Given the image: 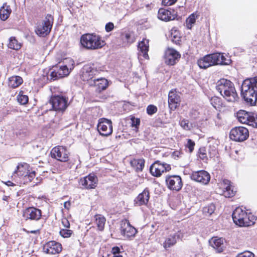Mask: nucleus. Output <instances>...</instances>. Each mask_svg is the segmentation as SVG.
<instances>
[{"mask_svg":"<svg viewBox=\"0 0 257 257\" xmlns=\"http://www.w3.org/2000/svg\"><path fill=\"white\" fill-rule=\"evenodd\" d=\"M82 46L88 50H95L102 48L105 44L101 37L95 34H83L80 38Z\"/></svg>","mask_w":257,"mask_h":257,"instance_id":"obj_3","label":"nucleus"},{"mask_svg":"<svg viewBox=\"0 0 257 257\" xmlns=\"http://www.w3.org/2000/svg\"><path fill=\"white\" fill-rule=\"evenodd\" d=\"M24 230L28 233L40 234V229H38L36 230H31V231H28V230H27L26 229H24Z\"/></svg>","mask_w":257,"mask_h":257,"instance_id":"obj_60","label":"nucleus"},{"mask_svg":"<svg viewBox=\"0 0 257 257\" xmlns=\"http://www.w3.org/2000/svg\"><path fill=\"white\" fill-rule=\"evenodd\" d=\"M11 9L10 6H7L6 9L3 8L0 10V18L2 21H6L9 17L11 13Z\"/></svg>","mask_w":257,"mask_h":257,"instance_id":"obj_35","label":"nucleus"},{"mask_svg":"<svg viewBox=\"0 0 257 257\" xmlns=\"http://www.w3.org/2000/svg\"><path fill=\"white\" fill-rule=\"evenodd\" d=\"M216 90L222 96H237L233 83L229 80L221 79L216 87Z\"/></svg>","mask_w":257,"mask_h":257,"instance_id":"obj_5","label":"nucleus"},{"mask_svg":"<svg viewBox=\"0 0 257 257\" xmlns=\"http://www.w3.org/2000/svg\"><path fill=\"white\" fill-rule=\"evenodd\" d=\"M244 100L247 103L249 104L250 105H254L255 104V102L257 100V97H254V99L253 100L251 97H243Z\"/></svg>","mask_w":257,"mask_h":257,"instance_id":"obj_50","label":"nucleus"},{"mask_svg":"<svg viewBox=\"0 0 257 257\" xmlns=\"http://www.w3.org/2000/svg\"><path fill=\"white\" fill-rule=\"evenodd\" d=\"M99 71L94 67V64H87L84 65L81 71V78L83 81H89L93 78Z\"/></svg>","mask_w":257,"mask_h":257,"instance_id":"obj_11","label":"nucleus"},{"mask_svg":"<svg viewBox=\"0 0 257 257\" xmlns=\"http://www.w3.org/2000/svg\"><path fill=\"white\" fill-rule=\"evenodd\" d=\"M53 21V17L50 14H47L44 21L37 24L35 30L37 35L43 37L48 35L51 31Z\"/></svg>","mask_w":257,"mask_h":257,"instance_id":"obj_6","label":"nucleus"},{"mask_svg":"<svg viewBox=\"0 0 257 257\" xmlns=\"http://www.w3.org/2000/svg\"><path fill=\"white\" fill-rule=\"evenodd\" d=\"M51 157L57 160L66 162L69 160V152L66 147L58 146L52 149L51 151Z\"/></svg>","mask_w":257,"mask_h":257,"instance_id":"obj_9","label":"nucleus"},{"mask_svg":"<svg viewBox=\"0 0 257 257\" xmlns=\"http://www.w3.org/2000/svg\"><path fill=\"white\" fill-rule=\"evenodd\" d=\"M172 235L175 236V239L177 240V239H180L183 237V232L180 230Z\"/></svg>","mask_w":257,"mask_h":257,"instance_id":"obj_58","label":"nucleus"},{"mask_svg":"<svg viewBox=\"0 0 257 257\" xmlns=\"http://www.w3.org/2000/svg\"><path fill=\"white\" fill-rule=\"evenodd\" d=\"M231 62L230 59L226 58L223 54L215 53L205 56L198 60L197 64L200 68L206 69L213 65H229Z\"/></svg>","mask_w":257,"mask_h":257,"instance_id":"obj_1","label":"nucleus"},{"mask_svg":"<svg viewBox=\"0 0 257 257\" xmlns=\"http://www.w3.org/2000/svg\"><path fill=\"white\" fill-rule=\"evenodd\" d=\"M52 94L51 96H64L63 92L59 87H52L50 88Z\"/></svg>","mask_w":257,"mask_h":257,"instance_id":"obj_37","label":"nucleus"},{"mask_svg":"<svg viewBox=\"0 0 257 257\" xmlns=\"http://www.w3.org/2000/svg\"><path fill=\"white\" fill-rule=\"evenodd\" d=\"M257 96V76L244 80L241 86V96Z\"/></svg>","mask_w":257,"mask_h":257,"instance_id":"obj_4","label":"nucleus"},{"mask_svg":"<svg viewBox=\"0 0 257 257\" xmlns=\"http://www.w3.org/2000/svg\"><path fill=\"white\" fill-rule=\"evenodd\" d=\"M95 217L96 223L99 230H103L106 221L105 218L103 216L100 214L96 215Z\"/></svg>","mask_w":257,"mask_h":257,"instance_id":"obj_32","label":"nucleus"},{"mask_svg":"<svg viewBox=\"0 0 257 257\" xmlns=\"http://www.w3.org/2000/svg\"><path fill=\"white\" fill-rule=\"evenodd\" d=\"M8 47L10 49L18 50L21 48V45L16 40L15 37H11L9 39Z\"/></svg>","mask_w":257,"mask_h":257,"instance_id":"obj_34","label":"nucleus"},{"mask_svg":"<svg viewBox=\"0 0 257 257\" xmlns=\"http://www.w3.org/2000/svg\"><path fill=\"white\" fill-rule=\"evenodd\" d=\"M183 153L180 151H174L173 153V156L174 157V159H176V158H179L181 157Z\"/></svg>","mask_w":257,"mask_h":257,"instance_id":"obj_59","label":"nucleus"},{"mask_svg":"<svg viewBox=\"0 0 257 257\" xmlns=\"http://www.w3.org/2000/svg\"><path fill=\"white\" fill-rule=\"evenodd\" d=\"M168 187L172 190L179 191L182 187L181 178L178 175L168 176L166 177Z\"/></svg>","mask_w":257,"mask_h":257,"instance_id":"obj_14","label":"nucleus"},{"mask_svg":"<svg viewBox=\"0 0 257 257\" xmlns=\"http://www.w3.org/2000/svg\"><path fill=\"white\" fill-rule=\"evenodd\" d=\"M97 130L101 136H108L112 133V125L111 120L101 118L97 124Z\"/></svg>","mask_w":257,"mask_h":257,"instance_id":"obj_12","label":"nucleus"},{"mask_svg":"<svg viewBox=\"0 0 257 257\" xmlns=\"http://www.w3.org/2000/svg\"><path fill=\"white\" fill-rule=\"evenodd\" d=\"M66 60L69 62L71 64L68 66L66 65L63 66H56L54 69L50 72V74L43 75V81L47 82L48 80H56L58 79L63 78L67 76L71 70L74 67V62L71 59H66Z\"/></svg>","mask_w":257,"mask_h":257,"instance_id":"obj_2","label":"nucleus"},{"mask_svg":"<svg viewBox=\"0 0 257 257\" xmlns=\"http://www.w3.org/2000/svg\"><path fill=\"white\" fill-rule=\"evenodd\" d=\"M27 90L25 88H22L19 92L17 96H28L27 93Z\"/></svg>","mask_w":257,"mask_h":257,"instance_id":"obj_54","label":"nucleus"},{"mask_svg":"<svg viewBox=\"0 0 257 257\" xmlns=\"http://www.w3.org/2000/svg\"><path fill=\"white\" fill-rule=\"evenodd\" d=\"M209 243L218 252H221L223 250V241L221 238H212L209 240Z\"/></svg>","mask_w":257,"mask_h":257,"instance_id":"obj_27","label":"nucleus"},{"mask_svg":"<svg viewBox=\"0 0 257 257\" xmlns=\"http://www.w3.org/2000/svg\"><path fill=\"white\" fill-rule=\"evenodd\" d=\"M249 125L257 128V114L252 113Z\"/></svg>","mask_w":257,"mask_h":257,"instance_id":"obj_41","label":"nucleus"},{"mask_svg":"<svg viewBox=\"0 0 257 257\" xmlns=\"http://www.w3.org/2000/svg\"><path fill=\"white\" fill-rule=\"evenodd\" d=\"M149 47V40L147 39H143L138 45V49L140 50L143 57L145 59L149 58L148 54Z\"/></svg>","mask_w":257,"mask_h":257,"instance_id":"obj_26","label":"nucleus"},{"mask_svg":"<svg viewBox=\"0 0 257 257\" xmlns=\"http://www.w3.org/2000/svg\"><path fill=\"white\" fill-rule=\"evenodd\" d=\"M251 114L252 112L240 110L236 113V117L240 122L249 124Z\"/></svg>","mask_w":257,"mask_h":257,"instance_id":"obj_25","label":"nucleus"},{"mask_svg":"<svg viewBox=\"0 0 257 257\" xmlns=\"http://www.w3.org/2000/svg\"><path fill=\"white\" fill-rule=\"evenodd\" d=\"M180 125L184 130H190L191 128L190 125L189 124V121L186 119H183L180 122Z\"/></svg>","mask_w":257,"mask_h":257,"instance_id":"obj_48","label":"nucleus"},{"mask_svg":"<svg viewBox=\"0 0 257 257\" xmlns=\"http://www.w3.org/2000/svg\"><path fill=\"white\" fill-rule=\"evenodd\" d=\"M140 137L141 140L146 141H148L150 139V133L148 130H145L140 135Z\"/></svg>","mask_w":257,"mask_h":257,"instance_id":"obj_47","label":"nucleus"},{"mask_svg":"<svg viewBox=\"0 0 257 257\" xmlns=\"http://www.w3.org/2000/svg\"><path fill=\"white\" fill-rule=\"evenodd\" d=\"M180 97H168L169 107L172 110H174L179 106Z\"/></svg>","mask_w":257,"mask_h":257,"instance_id":"obj_31","label":"nucleus"},{"mask_svg":"<svg viewBox=\"0 0 257 257\" xmlns=\"http://www.w3.org/2000/svg\"><path fill=\"white\" fill-rule=\"evenodd\" d=\"M158 110L157 107L154 105H149L147 108V112L149 115H153Z\"/></svg>","mask_w":257,"mask_h":257,"instance_id":"obj_43","label":"nucleus"},{"mask_svg":"<svg viewBox=\"0 0 257 257\" xmlns=\"http://www.w3.org/2000/svg\"><path fill=\"white\" fill-rule=\"evenodd\" d=\"M181 57L180 54L174 49L168 48L164 55L165 62L168 65H174L178 62Z\"/></svg>","mask_w":257,"mask_h":257,"instance_id":"obj_13","label":"nucleus"},{"mask_svg":"<svg viewBox=\"0 0 257 257\" xmlns=\"http://www.w3.org/2000/svg\"><path fill=\"white\" fill-rule=\"evenodd\" d=\"M195 146V143L194 141H192L191 139L187 140V144L186 145V147L189 149V152L191 153L193 152L194 150V147Z\"/></svg>","mask_w":257,"mask_h":257,"instance_id":"obj_49","label":"nucleus"},{"mask_svg":"<svg viewBox=\"0 0 257 257\" xmlns=\"http://www.w3.org/2000/svg\"><path fill=\"white\" fill-rule=\"evenodd\" d=\"M199 158L202 160H206L207 159V154H206V150L205 148L202 147L200 148L198 151Z\"/></svg>","mask_w":257,"mask_h":257,"instance_id":"obj_44","label":"nucleus"},{"mask_svg":"<svg viewBox=\"0 0 257 257\" xmlns=\"http://www.w3.org/2000/svg\"><path fill=\"white\" fill-rule=\"evenodd\" d=\"M233 222L239 226H247L250 225V221L247 213L240 208H236L232 213Z\"/></svg>","mask_w":257,"mask_h":257,"instance_id":"obj_7","label":"nucleus"},{"mask_svg":"<svg viewBox=\"0 0 257 257\" xmlns=\"http://www.w3.org/2000/svg\"><path fill=\"white\" fill-rule=\"evenodd\" d=\"M176 243V239H175V236L170 235L165 240V241L163 243V246L166 249H167L174 245Z\"/></svg>","mask_w":257,"mask_h":257,"instance_id":"obj_33","label":"nucleus"},{"mask_svg":"<svg viewBox=\"0 0 257 257\" xmlns=\"http://www.w3.org/2000/svg\"><path fill=\"white\" fill-rule=\"evenodd\" d=\"M72 233V230L68 229H62L60 231V234L63 237H69Z\"/></svg>","mask_w":257,"mask_h":257,"instance_id":"obj_42","label":"nucleus"},{"mask_svg":"<svg viewBox=\"0 0 257 257\" xmlns=\"http://www.w3.org/2000/svg\"><path fill=\"white\" fill-rule=\"evenodd\" d=\"M175 95L174 92L173 90H171L169 92L168 96H169V97L173 96V95Z\"/></svg>","mask_w":257,"mask_h":257,"instance_id":"obj_64","label":"nucleus"},{"mask_svg":"<svg viewBox=\"0 0 257 257\" xmlns=\"http://www.w3.org/2000/svg\"><path fill=\"white\" fill-rule=\"evenodd\" d=\"M114 29V25L111 22H109L105 25V29L107 32H110Z\"/></svg>","mask_w":257,"mask_h":257,"instance_id":"obj_53","label":"nucleus"},{"mask_svg":"<svg viewBox=\"0 0 257 257\" xmlns=\"http://www.w3.org/2000/svg\"><path fill=\"white\" fill-rule=\"evenodd\" d=\"M197 18V16L195 13L192 14L187 19V25L194 24L195 23L196 19Z\"/></svg>","mask_w":257,"mask_h":257,"instance_id":"obj_45","label":"nucleus"},{"mask_svg":"<svg viewBox=\"0 0 257 257\" xmlns=\"http://www.w3.org/2000/svg\"><path fill=\"white\" fill-rule=\"evenodd\" d=\"M249 136L248 130L243 126L235 127L230 132V138L235 141L241 142L246 140Z\"/></svg>","mask_w":257,"mask_h":257,"instance_id":"obj_8","label":"nucleus"},{"mask_svg":"<svg viewBox=\"0 0 257 257\" xmlns=\"http://www.w3.org/2000/svg\"><path fill=\"white\" fill-rule=\"evenodd\" d=\"M191 178L196 182L207 184L210 180V176L207 171L200 170L193 172L191 174Z\"/></svg>","mask_w":257,"mask_h":257,"instance_id":"obj_18","label":"nucleus"},{"mask_svg":"<svg viewBox=\"0 0 257 257\" xmlns=\"http://www.w3.org/2000/svg\"><path fill=\"white\" fill-rule=\"evenodd\" d=\"M17 101L21 104H26L29 102V97H17Z\"/></svg>","mask_w":257,"mask_h":257,"instance_id":"obj_52","label":"nucleus"},{"mask_svg":"<svg viewBox=\"0 0 257 257\" xmlns=\"http://www.w3.org/2000/svg\"><path fill=\"white\" fill-rule=\"evenodd\" d=\"M236 257H254V254L249 251H245L238 253Z\"/></svg>","mask_w":257,"mask_h":257,"instance_id":"obj_46","label":"nucleus"},{"mask_svg":"<svg viewBox=\"0 0 257 257\" xmlns=\"http://www.w3.org/2000/svg\"><path fill=\"white\" fill-rule=\"evenodd\" d=\"M97 178L94 174H89L80 181V184L86 189H93L96 186Z\"/></svg>","mask_w":257,"mask_h":257,"instance_id":"obj_21","label":"nucleus"},{"mask_svg":"<svg viewBox=\"0 0 257 257\" xmlns=\"http://www.w3.org/2000/svg\"><path fill=\"white\" fill-rule=\"evenodd\" d=\"M131 126L135 127L134 129L136 132L138 131L139 127L140 125V119L138 118H136L134 116H132L131 118Z\"/></svg>","mask_w":257,"mask_h":257,"instance_id":"obj_39","label":"nucleus"},{"mask_svg":"<svg viewBox=\"0 0 257 257\" xmlns=\"http://www.w3.org/2000/svg\"><path fill=\"white\" fill-rule=\"evenodd\" d=\"M171 40L176 44H179L180 42L181 41L180 37L178 36L177 35H173L172 33H171Z\"/></svg>","mask_w":257,"mask_h":257,"instance_id":"obj_51","label":"nucleus"},{"mask_svg":"<svg viewBox=\"0 0 257 257\" xmlns=\"http://www.w3.org/2000/svg\"><path fill=\"white\" fill-rule=\"evenodd\" d=\"M50 104L53 110L63 111L68 106L66 97H50Z\"/></svg>","mask_w":257,"mask_h":257,"instance_id":"obj_16","label":"nucleus"},{"mask_svg":"<svg viewBox=\"0 0 257 257\" xmlns=\"http://www.w3.org/2000/svg\"><path fill=\"white\" fill-rule=\"evenodd\" d=\"M121 39L127 43H132L134 42L133 38L129 33H123L121 35Z\"/></svg>","mask_w":257,"mask_h":257,"instance_id":"obj_40","label":"nucleus"},{"mask_svg":"<svg viewBox=\"0 0 257 257\" xmlns=\"http://www.w3.org/2000/svg\"><path fill=\"white\" fill-rule=\"evenodd\" d=\"M42 216L41 210L35 207H29L24 210L23 216L26 220H39Z\"/></svg>","mask_w":257,"mask_h":257,"instance_id":"obj_19","label":"nucleus"},{"mask_svg":"<svg viewBox=\"0 0 257 257\" xmlns=\"http://www.w3.org/2000/svg\"><path fill=\"white\" fill-rule=\"evenodd\" d=\"M91 85H94L95 87V91L100 92L101 91L106 89L108 85V82L107 79L103 78L94 79L92 82L90 83Z\"/></svg>","mask_w":257,"mask_h":257,"instance_id":"obj_24","label":"nucleus"},{"mask_svg":"<svg viewBox=\"0 0 257 257\" xmlns=\"http://www.w3.org/2000/svg\"><path fill=\"white\" fill-rule=\"evenodd\" d=\"M215 209V206L213 204H210L208 206L203 207V212L206 216L211 215Z\"/></svg>","mask_w":257,"mask_h":257,"instance_id":"obj_36","label":"nucleus"},{"mask_svg":"<svg viewBox=\"0 0 257 257\" xmlns=\"http://www.w3.org/2000/svg\"><path fill=\"white\" fill-rule=\"evenodd\" d=\"M210 101L215 108H219L222 105L220 97H211Z\"/></svg>","mask_w":257,"mask_h":257,"instance_id":"obj_38","label":"nucleus"},{"mask_svg":"<svg viewBox=\"0 0 257 257\" xmlns=\"http://www.w3.org/2000/svg\"><path fill=\"white\" fill-rule=\"evenodd\" d=\"M62 224L63 225V226L66 228H68L70 227L69 221L66 218H63L62 219Z\"/></svg>","mask_w":257,"mask_h":257,"instance_id":"obj_56","label":"nucleus"},{"mask_svg":"<svg viewBox=\"0 0 257 257\" xmlns=\"http://www.w3.org/2000/svg\"><path fill=\"white\" fill-rule=\"evenodd\" d=\"M150 198V192L148 188H145L144 190L135 198V203L136 205L141 206L146 205Z\"/></svg>","mask_w":257,"mask_h":257,"instance_id":"obj_23","label":"nucleus"},{"mask_svg":"<svg viewBox=\"0 0 257 257\" xmlns=\"http://www.w3.org/2000/svg\"><path fill=\"white\" fill-rule=\"evenodd\" d=\"M177 0H163L162 4L164 6H171L174 4Z\"/></svg>","mask_w":257,"mask_h":257,"instance_id":"obj_55","label":"nucleus"},{"mask_svg":"<svg viewBox=\"0 0 257 257\" xmlns=\"http://www.w3.org/2000/svg\"><path fill=\"white\" fill-rule=\"evenodd\" d=\"M220 187L222 189L221 194L226 198H229L235 195L236 191L233 189V187L231 184V182L227 179L223 180L220 183Z\"/></svg>","mask_w":257,"mask_h":257,"instance_id":"obj_20","label":"nucleus"},{"mask_svg":"<svg viewBox=\"0 0 257 257\" xmlns=\"http://www.w3.org/2000/svg\"><path fill=\"white\" fill-rule=\"evenodd\" d=\"M111 252L113 254V256L120 254V248L118 246H114L112 247Z\"/></svg>","mask_w":257,"mask_h":257,"instance_id":"obj_57","label":"nucleus"},{"mask_svg":"<svg viewBox=\"0 0 257 257\" xmlns=\"http://www.w3.org/2000/svg\"><path fill=\"white\" fill-rule=\"evenodd\" d=\"M171 168L170 165L161 163L160 161H156L151 166L150 171L153 176L158 177L164 172L170 170Z\"/></svg>","mask_w":257,"mask_h":257,"instance_id":"obj_10","label":"nucleus"},{"mask_svg":"<svg viewBox=\"0 0 257 257\" xmlns=\"http://www.w3.org/2000/svg\"><path fill=\"white\" fill-rule=\"evenodd\" d=\"M121 234L126 238L135 236L137 232V229L130 224L128 220L122 221L120 224Z\"/></svg>","mask_w":257,"mask_h":257,"instance_id":"obj_17","label":"nucleus"},{"mask_svg":"<svg viewBox=\"0 0 257 257\" xmlns=\"http://www.w3.org/2000/svg\"><path fill=\"white\" fill-rule=\"evenodd\" d=\"M70 202L69 201H66L64 203V206L65 208L69 209L70 206Z\"/></svg>","mask_w":257,"mask_h":257,"instance_id":"obj_63","label":"nucleus"},{"mask_svg":"<svg viewBox=\"0 0 257 257\" xmlns=\"http://www.w3.org/2000/svg\"><path fill=\"white\" fill-rule=\"evenodd\" d=\"M36 175V173L35 171H32L28 174L27 173L28 178H29V180H32Z\"/></svg>","mask_w":257,"mask_h":257,"instance_id":"obj_61","label":"nucleus"},{"mask_svg":"<svg viewBox=\"0 0 257 257\" xmlns=\"http://www.w3.org/2000/svg\"><path fill=\"white\" fill-rule=\"evenodd\" d=\"M177 16V13L174 10L171 12L168 10L160 9L158 12V18L166 22L175 20Z\"/></svg>","mask_w":257,"mask_h":257,"instance_id":"obj_22","label":"nucleus"},{"mask_svg":"<svg viewBox=\"0 0 257 257\" xmlns=\"http://www.w3.org/2000/svg\"><path fill=\"white\" fill-rule=\"evenodd\" d=\"M62 249V245L55 241H50L45 243L43 246L44 252L49 254L59 253Z\"/></svg>","mask_w":257,"mask_h":257,"instance_id":"obj_15","label":"nucleus"},{"mask_svg":"<svg viewBox=\"0 0 257 257\" xmlns=\"http://www.w3.org/2000/svg\"><path fill=\"white\" fill-rule=\"evenodd\" d=\"M29 165L27 163L20 164L17 167V170L14 171V174H17L19 176H27L28 172L25 174V171L28 169Z\"/></svg>","mask_w":257,"mask_h":257,"instance_id":"obj_30","label":"nucleus"},{"mask_svg":"<svg viewBox=\"0 0 257 257\" xmlns=\"http://www.w3.org/2000/svg\"><path fill=\"white\" fill-rule=\"evenodd\" d=\"M131 166L137 172L142 171L145 166V160L142 159H133L130 162Z\"/></svg>","mask_w":257,"mask_h":257,"instance_id":"obj_29","label":"nucleus"},{"mask_svg":"<svg viewBox=\"0 0 257 257\" xmlns=\"http://www.w3.org/2000/svg\"><path fill=\"white\" fill-rule=\"evenodd\" d=\"M23 79L19 76H13L9 79L8 85L10 87L16 88L23 83Z\"/></svg>","mask_w":257,"mask_h":257,"instance_id":"obj_28","label":"nucleus"},{"mask_svg":"<svg viewBox=\"0 0 257 257\" xmlns=\"http://www.w3.org/2000/svg\"><path fill=\"white\" fill-rule=\"evenodd\" d=\"M3 182L8 186H14L15 185L14 183H13L12 182H11L10 181H8L5 182Z\"/></svg>","mask_w":257,"mask_h":257,"instance_id":"obj_62","label":"nucleus"}]
</instances>
